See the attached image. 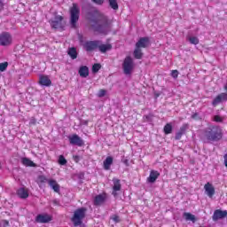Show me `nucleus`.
<instances>
[{"label": "nucleus", "mask_w": 227, "mask_h": 227, "mask_svg": "<svg viewBox=\"0 0 227 227\" xmlns=\"http://www.w3.org/2000/svg\"><path fill=\"white\" fill-rule=\"evenodd\" d=\"M92 26L96 31L103 33V35H107L109 31H111V21L107 20V17L102 14L98 16V20Z\"/></svg>", "instance_id": "1"}, {"label": "nucleus", "mask_w": 227, "mask_h": 227, "mask_svg": "<svg viewBox=\"0 0 227 227\" xmlns=\"http://www.w3.org/2000/svg\"><path fill=\"white\" fill-rule=\"evenodd\" d=\"M207 141H219L223 137V130L219 126H210L204 133Z\"/></svg>", "instance_id": "2"}, {"label": "nucleus", "mask_w": 227, "mask_h": 227, "mask_svg": "<svg viewBox=\"0 0 227 227\" xmlns=\"http://www.w3.org/2000/svg\"><path fill=\"white\" fill-rule=\"evenodd\" d=\"M85 215H86V209L84 207L76 209L72 218V221L74 226H81L82 224V219H84Z\"/></svg>", "instance_id": "3"}, {"label": "nucleus", "mask_w": 227, "mask_h": 227, "mask_svg": "<svg viewBox=\"0 0 227 227\" xmlns=\"http://www.w3.org/2000/svg\"><path fill=\"white\" fill-rule=\"evenodd\" d=\"M79 5H77V4H73V6L70 8V23L72 27H75V24H77V20H79Z\"/></svg>", "instance_id": "4"}, {"label": "nucleus", "mask_w": 227, "mask_h": 227, "mask_svg": "<svg viewBox=\"0 0 227 227\" xmlns=\"http://www.w3.org/2000/svg\"><path fill=\"white\" fill-rule=\"evenodd\" d=\"M122 69L125 75H130L134 70V60L130 57H126L122 63Z\"/></svg>", "instance_id": "5"}, {"label": "nucleus", "mask_w": 227, "mask_h": 227, "mask_svg": "<svg viewBox=\"0 0 227 227\" xmlns=\"http://www.w3.org/2000/svg\"><path fill=\"white\" fill-rule=\"evenodd\" d=\"M12 38L8 33H3L0 35V45L6 46L12 45Z\"/></svg>", "instance_id": "6"}, {"label": "nucleus", "mask_w": 227, "mask_h": 227, "mask_svg": "<svg viewBox=\"0 0 227 227\" xmlns=\"http://www.w3.org/2000/svg\"><path fill=\"white\" fill-rule=\"evenodd\" d=\"M62 21H63V17L55 16V18L51 20V26L54 29H61V27H63Z\"/></svg>", "instance_id": "7"}, {"label": "nucleus", "mask_w": 227, "mask_h": 227, "mask_svg": "<svg viewBox=\"0 0 227 227\" xmlns=\"http://www.w3.org/2000/svg\"><path fill=\"white\" fill-rule=\"evenodd\" d=\"M70 145H74L75 146H82L84 141H82L79 135H72L68 137Z\"/></svg>", "instance_id": "8"}, {"label": "nucleus", "mask_w": 227, "mask_h": 227, "mask_svg": "<svg viewBox=\"0 0 227 227\" xmlns=\"http://www.w3.org/2000/svg\"><path fill=\"white\" fill-rule=\"evenodd\" d=\"M100 43V41H89L87 43H85L84 44V49L90 52L91 51H95V49H97Z\"/></svg>", "instance_id": "9"}, {"label": "nucleus", "mask_w": 227, "mask_h": 227, "mask_svg": "<svg viewBox=\"0 0 227 227\" xmlns=\"http://www.w3.org/2000/svg\"><path fill=\"white\" fill-rule=\"evenodd\" d=\"M205 192L208 198H213L214 194H215V188H214V185L210 183H207L204 185Z\"/></svg>", "instance_id": "10"}, {"label": "nucleus", "mask_w": 227, "mask_h": 227, "mask_svg": "<svg viewBox=\"0 0 227 227\" xmlns=\"http://www.w3.org/2000/svg\"><path fill=\"white\" fill-rule=\"evenodd\" d=\"M226 215H227L226 210L223 211L221 209H216L213 215V221H219V219H224Z\"/></svg>", "instance_id": "11"}, {"label": "nucleus", "mask_w": 227, "mask_h": 227, "mask_svg": "<svg viewBox=\"0 0 227 227\" xmlns=\"http://www.w3.org/2000/svg\"><path fill=\"white\" fill-rule=\"evenodd\" d=\"M147 45H150V40L148 39V37H142L136 43V47H138L140 49H145Z\"/></svg>", "instance_id": "12"}, {"label": "nucleus", "mask_w": 227, "mask_h": 227, "mask_svg": "<svg viewBox=\"0 0 227 227\" xmlns=\"http://www.w3.org/2000/svg\"><path fill=\"white\" fill-rule=\"evenodd\" d=\"M227 100V94L226 93H221L219 94L214 100H213V106H218V104H221V102H224Z\"/></svg>", "instance_id": "13"}, {"label": "nucleus", "mask_w": 227, "mask_h": 227, "mask_svg": "<svg viewBox=\"0 0 227 227\" xmlns=\"http://www.w3.org/2000/svg\"><path fill=\"white\" fill-rule=\"evenodd\" d=\"M159 176H160V173H159V171L152 170L147 178V182L153 184L159 178Z\"/></svg>", "instance_id": "14"}, {"label": "nucleus", "mask_w": 227, "mask_h": 227, "mask_svg": "<svg viewBox=\"0 0 227 227\" xmlns=\"http://www.w3.org/2000/svg\"><path fill=\"white\" fill-rule=\"evenodd\" d=\"M39 83L41 84V86H51V84H52V82H51V78H49V76L40 75Z\"/></svg>", "instance_id": "15"}, {"label": "nucleus", "mask_w": 227, "mask_h": 227, "mask_svg": "<svg viewBox=\"0 0 227 227\" xmlns=\"http://www.w3.org/2000/svg\"><path fill=\"white\" fill-rule=\"evenodd\" d=\"M113 182H114L113 194H114V196H117L118 195V193H117L118 191L121 190V184H120V179H117V178H114Z\"/></svg>", "instance_id": "16"}, {"label": "nucleus", "mask_w": 227, "mask_h": 227, "mask_svg": "<svg viewBox=\"0 0 227 227\" xmlns=\"http://www.w3.org/2000/svg\"><path fill=\"white\" fill-rule=\"evenodd\" d=\"M36 223H49L51 218L49 215H38L35 218Z\"/></svg>", "instance_id": "17"}, {"label": "nucleus", "mask_w": 227, "mask_h": 227, "mask_svg": "<svg viewBox=\"0 0 227 227\" xmlns=\"http://www.w3.org/2000/svg\"><path fill=\"white\" fill-rule=\"evenodd\" d=\"M47 182H48L50 187H51V189H53V191L55 192H59V184H58V182L56 180L48 179Z\"/></svg>", "instance_id": "18"}, {"label": "nucleus", "mask_w": 227, "mask_h": 227, "mask_svg": "<svg viewBox=\"0 0 227 227\" xmlns=\"http://www.w3.org/2000/svg\"><path fill=\"white\" fill-rule=\"evenodd\" d=\"M79 74H80V77H88L90 75V69H88V67L86 66H82L80 67L79 69Z\"/></svg>", "instance_id": "19"}, {"label": "nucleus", "mask_w": 227, "mask_h": 227, "mask_svg": "<svg viewBox=\"0 0 227 227\" xmlns=\"http://www.w3.org/2000/svg\"><path fill=\"white\" fill-rule=\"evenodd\" d=\"M17 194L19 198H21L22 200H26V198L29 197V192L24 188H20L17 192Z\"/></svg>", "instance_id": "20"}, {"label": "nucleus", "mask_w": 227, "mask_h": 227, "mask_svg": "<svg viewBox=\"0 0 227 227\" xmlns=\"http://www.w3.org/2000/svg\"><path fill=\"white\" fill-rule=\"evenodd\" d=\"M98 48L99 49L100 52H107V51H111V49L113 48V46L111 44H102L100 43L99 41V44L98 45Z\"/></svg>", "instance_id": "21"}, {"label": "nucleus", "mask_w": 227, "mask_h": 227, "mask_svg": "<svg viewBox=\"0 0 227 227\" xmlns=\"http://www.w3.org/2000/svg\"><path fill=\"white\" fill-rule=\"evenodd\" d=\"M113 164V157L108 156L106 159L104 160V168L106 171H109L111 169V165Z\"/></svg>", "instance_id": "22"}, {"label": "nucleus", "mask_w": 227, "mask_h": 227, "mask_svg": "<svg viewBox=\"0 0 227 227\" xmlns=\"http://www.w3.org/2000/svg\"><path fill=\"white\" fill-rule=\"evenodd\" d=\"M185 130H187V125H184L180 128V130L176 134V139H182V136L185 134Z\"/></svg>", "instance_id": "23"}, {"label": "nucleus", "mask_w": 227, "mask_h": 227, "mask_svg": "<svg viewBox=\"0 0 227 227\" xmlns=\"http://www.w3.org/2000/svg\"><path fill=\"white\" fill-rule=\"evenodd\" d=\"M21 162L24 166H29L30 168H35L36 166L33 160L27 158H22Z\"/></svg>", "instance_id": "24"}, {"label": "nucleus", "mask_w": 227, "mask_h": 227, "mask_svg": "<svg viewBox=\"0 0 227 227\" xmlns=\"http://www.w3.org/2000/svg\"><path fill=\"white\" fill-rule=\"evenodd\" d=\"M183 216L185 221H192V223H196V216L191 213H184Z\"/></svg>", "instance_id": "25"}, {"label": "nucleus", "mask_w": 227, "mask_h": 227, "mask_svg": "<svg viewBox=\"0 0 227 227\" xmlns=\"http://www.w3.org/2000/svg\"><path fill=\"white\" fill-rule=\"evenodd\" d=\"M186 40L192 45H198L200 43V39L197 36L189 35L186 37Z\"/></svg>", "instance_id": "26"}, {"label": "nucleus", "mask_w": 227, "mask_h": 227, "mask_svg": "<svg viewBox=\"0 0 227 227\" xmlns=\"http://www.w3.org/2000/svg\"><path fill=\"white\" fill-rule=\"evenodd\" d=\"M67 54L72 59H77V50L75 48H69Z\"/></svg>", "instance_id": "27"}, {"label": "nucleus", "mask_w": 227, "mask_h": 227, "mask_svg": "<svg viewBox=\"0 0 227 227\" xmlns=\"http://www.w3.org/2000/svg\"><path fill=\"white\" fill-rule=\"evenodd\" d=\"M106 201V197L104 195H98L94 200V205H102Z\"/></svg>", "instance_id": "28"}, {"label": "nucleus", "mask_w": 227, "mask_h": 227, "mask_svg": "<svg viewBox=\"0 0 227 227\" xmlns=\"http://www.w3.org/2000/svg\"><path fill=\"white\" fill-rule=\"evenodd\" d=\"M134 56L136 59H141V58H143V52H141V48L136 47L134 51Z\"/></svg>", "instance_id": "29"}, {"label": "nucleus", "mask_w": 227, "mask_h": 227, "mask_svg": "<svg viewBox=\"0 0 227 227\" xmlns=\"http://www.w3.org/2000/svg\"><path fill=\"white\" fill-rule=\"evenodd\" d=\"M108 3L113 10H118V2L116 0H108Z\"/></svg>", "instance_id": "30"}, {"label": "nucleus", "mask_w": 227, "mask_h": 227, "mask_svg": "<svg viewBox=\"0 0 227 227\" xmlns=\"http://www.w3.org/2000/svg\"><path fill=\"white\" fill-rule=\"evenodd\" d=\"M172 131H173V126H171L170 123H168L167 125H165L164 127L165 134H171Z\"/></svg>", "instance_id": "31"}, {"label": "nucleus", "mask_w": 227, "mask_h": 227, "mask_svg": "<svg viewBox=\"0 0 227 227\" xmlns=\"http://www.w3.org/2000/svg\"><path fill=\"white\" fill-rule=\"evenodd\" d=\"M8 68V62L0 63V72H4Z\"/></svg>", "instance_id": "32"}, {"label": "nucleus", "mask_w": 227, "mask_h": 227, "mask_svg": "<svg viewBox=\"0 0 227 227\" xmlns=\"http://www.w3.org/2000/svg\"><path fill=\"white\" fill-rule=\"evenodd\" d=\"M59 163L61 166H65V164H67V159H65V157L63 155H60L59 158Z\"/></svg>", "instance_id": "33"}, {"label": "nucleus", "mask_w": 227, "mask_h": 227, "mask_svg": "<svg viewBox=\"0 0 227 227\" xmlns=\"http://www.w3.org/2000/svg\"><path fill=\"white\" fill-rule=\"evenodd\" d=\"M106 93H107L106 90H100L98 93V97H99V98H102V97H106Z\"/></svg>", "instance_id": "34"}, {"label": "nucleus", "mask_w": 227, "mask_h": 227, "mask_svg": "<svg viewBox=\"0 0 227 227\" xmlns=\"http://www.w3.org/2000/svg\"><path fill=\"white\" fill-rule=\"evenodd\" d=\"M98 70H100V64H94L92 67V71L94 73H97V72H98Z\"/></svg>", "instance_id": "35"}, {"label": "nucleus", "mask_w": 227, "mask_h": 227, "mask_svg": "<svg viewBox=\"0 0 227 227\" xmlns=\"http://www.w3.org/2000/svg\"><path fill=\"white\" fill-rule=\"evenodd\" d=\"M171 76H172L174 79H177V78H178V70H172V71H171Z\"/></svg>", "instance_id": "36"}, {"label": "nucleus", "mask_w": 227, "mask_h": 227, "mask_svg": "<svg viewBox=\"0 0 227 227\" xmlns=\"http://www.w3.org/2000/svg\"><path fill=\"white\" fill-rule=\"evenodd\" d=\"M1 226H4V227H8L10 226V222L6 221V220H3L1 223H0Z\"/></svg>", "instance_id": "37"}, {"label": "nucleus", "mask_w": 227, "mask_h": 227, "mask_svg": "<svg viewBox=\"0 0 227 227\" xmlns=\"http://www.w3.org/2000/svg\"><path fill=\"white\" fill-rule=\"evenodd\" d=\"M215 121H217L218 123H221V121H223V117L219 116V115H215L214 117Z\"/></svg>", "instance_id": "38"}, {"label": "nucleus", "mask_w": 227, "mask_h": 227, "mask_svg": "<svg viewBox=\"0 0 227 227\" xmlns=\"http://www.w3.org/2000/svg\"><path fill=\"white\" fill-rule=\"evenodd\" d=\"M112 219H113V221L114 222V223H120V216H118V215H114L113 216H112Z\"/></svg>", "instance_id": "39"}, {"label": "nucleus", "mask_w": 227, "mask_h": 227, "mask_svg": "<svg viewBox=\"0 0 227 227\" xmlns=\"http://www.w3.org/2000/svg\"><path fill=\"white\" fill-rule=\"evenodd\" d=\"M95 4H104V0H91Z\"/></svg>", "instance_id": "40"}, {"label": "nucleus", "mask_w": 227, "mask_h": 227, "mask_svg": "<svg viewBox=\"0 0 227 227\" xmlns=\"http://www.w3.org/2000/svg\"><path fill=\"white\" fill-rule=\"evenodd\" d=\"M223 159H224L225 167L227 168V153L223 156Z\"/></svg>", "instance_id": "41"}, {"label": "nucleus", "mask_w": 227, "mask_h": 227, "mask_svg": "<svg viewBox=\"0 0 227 227\" xmlns=\"http://www.w3.org/2000/svg\"><path fill=\"white\" fill-rule=\"evenodd\" d=\"M192 118H193V120H198V114H194L192 115Z\"/></svg>", "instance_id": "42"}, {"label": "nucleus", "mask_w": 227, "mask_h": 227, "mask_svg": "<svg viewBox=\"0 0 227 227\" xmlns=\"http://www.w3.org/2000/svg\"><path fill=\"white\" fill-rule=\"evenodd\" d=\"M30 123H32L33 125H35V123H36V121H35V119H32V120L30 121Z\"/></svg>", "instance_id": "43"}, {"label": "nucleus", "mask_w": 227, "mask_h": 227, "mask_svg": "<svg viewBox=\"0 0 227 227\" xmlns=\"http://www.w3.org/2000/svg\"><path fill=\"white\" fill-rule=\"evenodd\" d=\"M0 4H1V0H0Z\"/></svg>", "instance_id": "44"}]
</instances>
